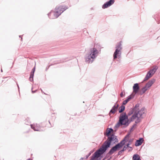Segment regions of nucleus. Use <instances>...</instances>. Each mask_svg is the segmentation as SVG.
Here are the masks:
<instances>
[{"mask_svg": "<svg viewBox=\"0 0 160 160\" xmlns=\"http://www.w3.org/2000/svg\"><path fill=\"white\" fill-rule=\"evenodd\" d=\"M144 108H142L139 111H136L131 118L128 119V117L126 115V113L123 112L121 114L119 118L118 122L115 125L114 128H118L120 126L124 125L126 127L128 126L130 123L136 119L135 122L138 123L141 121V119L142 118V115L144 113Z\"/></svg>", "mask_w": 160, "mask_h": 160, "instance_id": "1", "label": "nucleus"}, {"mask_svg": "<svg viewBox=\"0 0 160 160\" xmlns=\"http://www.w3.org/2000/svg\"><path fill=\"white\" fill-rule=\"evenodd\" d=\"M120 95V96L121 97H123L124 96V95L123 94V92H121Z\"/></svg>", "mask_w": 160, "mask_h": 160, "instance_id": "30", "label": "nucleus"}, {"mask_svg": "<svg viewBox=\"0 0 160 160\" xmlns=\"http://www.w3.org/2000/svg\"><path fill=\"white\" fill-rule=\"evenodd\" d=\"M115 48L116 49L113 55L114 59L117 58L118 57L119 58L121 56V50L122 49L121 42H120L117 44Z\"/></svg>", "mask_w": 160, "mask_h": 160, "instance_id": "3", "label": "nucleus"}, {"mask_svg": "<svg viewBox=\"0 0 160 160\" xmlns=\"http://www.w3.org/2000/svg\"><path fill=\"white\" fill-rule=\"evenodd\" d=\"M41 91H42V92H43V91H42V90H41Z\"/></svg>", "mask_w": 160, "mask_h": 160, "instance_id": "40", "label": "nucleus"}, {"mask_svg": "<svg viewBox=\"0 0 160 160\" xmlns=\"http://www.w3.org/2000/svg\"><path fill=\"white\" fill-rule=\"evenodd\" d=\"M122 104L119 108L118 112L119 113L122 112L125 109V107Z\"/></svg>", "mask_w": 160, "mask_h": 160, "instance_id": "23", "label": "nucleus"}, {"mask_svg": "<svg viewBox=\"0 0 160 160\" xmlns=\"http://www.w3.org/2000/svg\"><path fill=\"white\" fill-rule=\"evenodd\" d=\"M132 129H133V128H131V130H132Z\"/></svg>", "mask_w": 160, "mask_h": 160, "instance_id": "39", "label": "nucleus"}, {"mask_svg": "<svg viewBox=\"0 0 160 160\" xmlns=\"http://www.w3.org/2000/svg\"><path fill=\"white\" fill-rule=\"evenodd\" d=\"M91 152H89L88 155H87L86 156V159H87L88 158V157L91 154Z\"/></svg>", "mask_w": 160, "mask_h": 160, "instance_id": "29", "label": "nucleus"}, {"mask_svg": "<svg viewBox=\"0 0 160 160\" xmlns=\"http://www.w3.org/2000/svg\"><path fill=\"white\" fill-rule=\"evenodd\" d=\"M125 142L122 139L119 143H118L116 145L119 147V148H122L125 144Z\"/></svg>", "mask_w": 160, "mask_h": 160, "instance_id": "20", "label": "nucleus"}, {"mask_svg": "<svg viewBox=\"0 0 160 160\" xmlns=\"http://www.w3.org/2000/svg\"><path fill=\"white\" fill-rule=\"evenodd\" d=\"M99 45L97 44L95 45L93 48H91L90 50L89 53L91 54V55L93 57L95 58L98 56V54L100 52V48Z\"/></svg>", "mask_w": 160, "mask_h": 160, "instance_id": "4", "label": "nucleus"}, {"mask_svg": "<svg viewBox=\"0 0 160 160\" xmlns=\"http://www.w3.org/2000/svg\"><path fill=\"white\" fill-rule=\"evenodd\" d=\"M150 74H149L148 72H147L145 77L143 79V82H144L148 80L150 78L152 77V76L151 75H150Z\"/></svg>", "mask_w": 160, "mask_h": 160, "instance_id": "22", "label": "nucleus"}, {"mask_svg": "<svg viewBox=\"0 0 160 160\" xmlns=\"http://www.w3.org/2000/svg\"><path fill=\"white\" fill-rule=\"evenodd\" d=\"M17 84V85H18V88H19V86H18V84Z\"/></svg>", "mask_w": 160, "mask_h": 160, "instance_id": "36", "label": "nucleus"}, {"mask_svg": "<svg viewBox=\"0 0 160 160\" xmlns=\"http://www.w3.org/2000/svg\"><path fill=\"white\" fill-rule=\"evenodd\" d=\"M113 131L112 128L107 129L106 132L104 133V135L108 137L107 140L104 142L101 147L92 154L90 160H94L95 158H98L110 147L113 136V134H111L110 133Z\"/></svg>", "mask_w": 160, "mask_h": 160, "instance_id": "2", "label": "nucleus"}, {"mask_svg": "<svg viewBox=\"0 0 160 160\" xmlns=\"http://www.w3.org/2000/svg\"><path fill=\"white\" fill-rule=\"evenodd\" d=\"M130 134L129 133H128L123 138V140L124 141V142H128L129 140V138Z\"/></svg>", "mask_w": 160, "mask_h": 160, "instance_id": "24", "label": "nucleus"}, {"mask_svg": "<svg viewBox=\"0 0 160 160\" xmlns=\"http://www.w3.org/2000/svg\"><path fill=\"white\" fill-rule=\"evenodd\" d=\"M128 150L129 151H132V147H131L129 146V147H128Z\"/></svg>", "mask_w": 160, "mask_h": 160, "instance_id": "28", "label": "nucleus"}, {"mask_svg": "<svg viewBox=\"0 0 160 160\" xmlns=\"http://www.w3.org/2000/svg\"><path fill=\"white\" fill-rule=\"evenodd\" d=\"M19 37H20V38H21V36L20 35V36H19Z\"/></svg>", "mask_w": 160, "mask_h": 160, "instance_id": "37", "label": "nucleus"}, {"mask_svg": "<svg viewBox=\"0 0 160 160\" xmlns=\"http://www.w3.org/2000/svg\"><path fill=\"white\" fill-rule=\"evenodd\" d=\"M35 67H34L32 69L31 72L29 80L31 82H32L33 81V78L34 76V74L35 71Z\"/></svg>", "mask_w": 160, "mask_h": 160, "instance_id": "16", "label": "nucleus"}, {"mask_svg": "<svg viewBox=\"0 0 160 160\" xmlns=\"http://www.w3.org/2000/svg\"><path fill=\"white\" fill-rule=\"evenodd\" d=\"M143 138H141L139 139L138 140H137L136 141L135 145L136 146H138L141 145L143 142Z\"/></svg>", "mask_w": 160, "mask_h": 160, "instance_id": "15", "label": "nucleus"}, {"mask_svg": "<svg viewBox=\"0 0 160 160\" xmlns=\"http://www.w3.org/2000/svg\"><path fill=\"white\" fill-rule=\"evenodd\" d=\"M49 123H50V124H51V123H50V121H49Z\"/></svg>", "mask_w": 160, "mask_h": 160, "instance_id": "38", "label": "nucleus"}, {"mask_svg": "<svg viewBox=\"0 0 160 160\" xmlns=\"http://www.w3.org/2000/svg\"><path fill=\"white\" fill-rule=\"evenodd\" d=\"M127 148V147H126L125 146H124L123 147L122 149L120 151L118 152V155H121L123 152H124V151H125V150H126Z\"/></svg>", "mask_w": 160, "mask_h": 160, "instance_id": "25", "label": "nucleus"}, {"mask_svg": "<svg viewBox=\"0 0 160 160\" xmlns=\"http://www.w3.org/2000/svg\"><path fill=\"white\" fill-rule=\"evenodd\" d=\"M56 8V10L59 11V13H61V14L64 11L68 8V7L66 6H57Z\"/></svg>", "mask_w": 160, "mask_h": 160, "instance_id": "11", "label": "nucleus"}, {"mask_svg": "<svg viewBox=\"0 0 160 160\" xmlns=\"http://www.w3.org/2000/svg\"><path fill=\"white\" fill-rule=\"evenodd\" d=\"M95 59V58L90 53L86 54L85 56V62L88 63H92Z\"/></svg>", "mask_w": 160, "mask_h": 160, "instance_id": "6", "label": "nucleus"}, {"mask_svg": "<svg viewBox=\"0 0 160 160\" xmlns=\"http://www.w3.org/2000/svg\"><path fill=\"white\" fill-rule=\"evenodd\" d=\"M115 2V0H110L106 2L102 6V8L103 9L106 8L112 5Z\"/></svg>", "mask_w": 160, "mask_h": 160, "instance_id": "8", "label": "nucleus"}, {"mask_svg": "<svg viewBox=\"0 0 160 160\" xmlns=\"http://www.w3.org/2000/svg\"><path fill=\"white\" fill-rule=\"evenodd\" d=\"M132 139H130L128 141V143L125 146L126 147H127V148H128V147H129V145H131L132 144Z\"/></svg>", "mask_w": 160, "mask_h": 160, "instance_id": "27", "label": "nucleus"}, {"mask_svg": "<svg viewBox=\"0 0 160 160\" xmlns=\"http://www.w3.org/2000/svg\"><path fill=\"white\" fill-rule=\"evenodd\" d=\"M133 160H141L139 156L137 154H134L132 157Z\"/></svg>", "mask_w": 160, "mask_h": 160, "instance_id": "21", "label": "nucleus"}, {"mask_svg": "<svg viewBox=\"0 0 160 160\" xmlns=\"http://www.w3.org/2000/svg\"><path fill=\"white\" fill-rule=\"evenodd\" d=\"M148 89L147 88V87L144 86L142 88L141 91L140 92V94L141 95L143 94L148 90Z\"/></svg>", "mask_w": 160, "mask_h": 160, "instance_id": "19", "label": "nucleus"}, {"mask_svg": "<svg viewBox=\"0 0 160 160\" xmlns=\"http://www.w3.org/2000/svg\"><path fill=\"white\" fill-rule=\"evenodd\" d=\"M27 160H32L31 159H30V158H29V159H28Z\"/></svg>", "mask_w": 160, "mask_h": 160, "instance_id": "34", "label": "nucleus"}, {"mask_svg": "<svg viewBox=\"0 0 160 160\" xmlns=\"http://www.w3.org/2000/svg\"><path fill=\"white\" fill-rule=\"evenodd\" d=\"M1 72H2V69H1Z\"/></svg>", "mask_w": 160, "mask_h": 160, "instance_id": "35", "label": "nucleus"}, {"mask_svg": "<svg viewBox=\"0 0 160 160\" xmlns=\"http://www.w3.org/2000/svg\"><path fill=\"white\" fill-rule=\"evenodd\" d=\"M139 106V104L138 103L136 104L133 108H131L128 114V115L130 116L133 113H134L136 111L138 110Z\"/></svg>", "mask_w": 160, "mask_h": 160, "instance_id": "7", "label": "nucleus"}, {"mask_svg": "<svg viewBox=\"0 0 160 160\" xmlns=\"http://www.w3.org/2000/svg\"><path fill=\"white\" fill-rule=\"evenodd\" d=\"M119 148H120L117 145H116L111 148L107 154L110 155H112L115 152L118 150Z\"/></svg>", "mask_w": 160, "mask_h": 160, "instance_id": "10", "label": "nucleus"}, {"mask_svg": "<svg viewBox=\"0 0 160 160\" xmlns=\"http://www.w3.org/2000/svg\"><path fill=\"white\" fill-rule=\"evenodd\" d=\"M31 127L35 131H40L42 130L40 128L38 127L37 125L36 126H34L32 125H31Z\"/></svg>", "mask_w": 160, "mask_h": 160, "instance_id": "18", "label": "nucleus"}, {"mask_svg": "<svg viewBox=\"0 0 160 160\" xmlns=\"http://www.w3.org/2000/svg\"><path fill=\"white\" fill-rule=\"evenodd\" d=\"M118 107V104H117V103H116L110 111L109 112V115L110 116L111 113L114 114L117 111Z\"/></svg>", "mask_w": 160, "mask_h": 160, "instance_id": "9", "label": "nucleus"}, {"mask_svg": "<svg viewBox=\"0 0 160 160\" xmlns=\"http://www.w3.org/2000/svg\"><path fill=\"white\" fill-rule=\"evenodd\" d=\"M83 158H81L79 160H83Z\"/></svg>", "mask_w": 160, "mask_h": 160, "instance_id": "33", "label": "nucleus"}, {"mask_svg": "<svg viewBox=\"0 0 160 160\" xmlns=\"http://www.w3.org/2000/svg\"><path fill=\"white\" fill-rule=\"evenodd\" d=\"M60 15L61 13H59V11L55 8V11H51L48 14V16L50 19H53L58 18Z\"/></svg>", "mask_w": 160, "mask_h": 160, "instance_id": "5", "label": "nucleus"}, {"mask_svg": "<svg viewBox=\"0 0 160 160\" xmlns=\"http://www.w3.org/2000/svg\"><path fill=\"white\" fill-rule=\"evenodd\" d=\"M134 95L133 94H131L127 98L124 100L122 102V104L123 105L126 104L127 103L129 102L130 100L133 98L134 97Z\"/></svg>", "mask_w": 160, "mask_h": 160, "instance_id": "14", "label": "nucleus"}, {"mask_svg": "<svg viewBox=\"0 0 160 160\" xmlns=\"http://www.w3.org/2000/svg\"><path fill=\"white\" fill-rule=\"evenodd\" d=\"M139 84L138 83H136L134 84L133 87V92L135 93V94L137 93L139 89Z\"/></svg>", "mask_w": 160, "mask_h": 160, "instance_id": "13", "label": "nucleus"}, {"mask_svg": "<svg viewBox=\"0 0 160 160\" xmlns=\"http://www.w3.org/2000/svg\"><path fill=\"white\" fill-rule=\"evenodd\" d=\"M32 89H33V88H32V93H34L36 92V91H37V90H35V91H33V90H32Z\"/></svg>", "mask_w": 160, "mask_h": 160, "instance_id": "32", "label": "nucleus"}, {"mask_svg": "<svg viewBox=\"0 0 160 160\" xmlns=\"http://www.w3.org/2000/svg\"><path fill=\"white\" fill-rule=\"evenodd\" d=\"M155 78H152L151 79L148 81V82L146 84L145 86L148 89L150 88L152 85L154 83L155 81Z\"/></svg>", "mask_w": 160, "mask_h": 160, "instance_id": "12", "label": "nucleus"}, {"mask_svg": "<svg viewBox=\"0 0 160 160\" xmlns=\"http://www.w3.org/2000/svg\"><path fill=\"white\" fill-rule=\"evenodd\" d=\"M137 123H136V122H135V124H134L132 126V128H133L134 127H135L136 126H137Z\"/></svg>", "mask_w": 160, "mask_h": 160, "instance_id": "31", "label": "nucleus"}, {"mask_svg": "<svg viewBox=\"0 0 160 160\" xmlns=\"http://www.w3.org/2000/svg\"><path fill=\"white\" fill-rule=\"evenodd\" d=\"M114 141V143L117 142L118 141L117 136H115L114 134H113V138L112 139V141Z\"/></svg>", "mask_w": 160, "mask_h": 160, "instance_id": "26", "label": "nucleus"}, {"mask_svg": "<svg viewBox=\"0 0 160 160\" xmlns=\"http://www.w3.org/2000/svg\"><path fill=\"white\" fill-rule=\"evenodd\" d=\"M158 68V67L157 66H155L153 69L150 70L148 72L149 74H150V75L152 76L154 74L155 72L156 71Z\"/></svg>", "mask_w": 160, "mask_h": 160, "instance_id": "17", "label": "nucleus"}]
</instances>
